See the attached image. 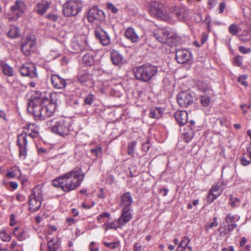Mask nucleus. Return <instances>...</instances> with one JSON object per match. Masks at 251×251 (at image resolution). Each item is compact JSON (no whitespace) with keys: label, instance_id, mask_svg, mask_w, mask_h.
Listing matches in <instances>:
<instances>
[{"label":"nucleus","instance_id":"f257e3e1","mask_svg":"<svg viewBox=\"0 0 251 251\" xmlns=\"http://www.w3.org/2000/svg\"><path fill=\"white\" fill-rule=\"evenodd\" d=\"M84 176L81 168H75L53 180L52 184L54 187L60 188L64 192L68 193L80 185Z\"/></svg>","mask_w":251,"mask_h":251},{"label":"nucleus","instance_id":"f03ea898","mask_svg":"<svg viewBox=\"0 0 251 251\" xmlns=\"http://www.w3.org/2000/svg\"><path fill=\"white\" fill-rule=\"evenodd\" d=\"M51 106V105L46 106L42 98L34 97L28 102L27 109L33 114L36 120H44L53 115Z\"/></svg>","mask_w":251,"mask_h":251},{"label":"nucleus","instance_id":"7ed1b4c3","mask_svg":"<svg viewBox=\"0 0 251 251\" xmlns=\"http://www.w3.org/2000/svg\"><path fill=\"white\" fill-rule=\"evenodd\" d=\"M135 78L144 82H149L153 79L158 73V67L151 64L137 66L133 69Z\"/></svg>","mask_w":251,"mask_h":251},{"label":"nucleus","instance_id":"20e7f679","mask_svg":"<svg viewBox=\"0 0 251 251\" xmlns=\"http://www.w3.org/2000/svg\"><path fill=\"white\" fill-rule=\"evenodd\" d=\"M46 125L53 133L61 136H65L70 133V123L65 119H50L46 122Z\"/></svg>","mask_w":251,"mask_h":251},{"label":"nucleus","instance_id":"39448f33","mask_svg":"<svg viewBox=\"0 0 251 251\" xmlns=\"http://www.w3.org/2000/svg\"><path fill=\"white\" fill-rule=\"evenodd\" d=\"M34 126L35 125L34 124L29 125L28 129L31 130L32 132L29 133L28 135L25 132H23L18 136L17 142V145L19 147V155L23 159L26 158L27 154V136L31 138H34L38 135V130L36 129Z\"/></svg>","mask_w":251,"mask_h":251},{"label":"nucleus","instance_id":"423d86ee","mask_svg":"<svg viewBox=\"0 0 251 251\" xmlns=\"http://www.w3.org/2000/svg\"><path fill=\"white\" fill-rule=\"evenodd\" d=\"M154 36L156 39L162 44H167L170 46H175L178 42V36L170 32L166 28H158L154 30Z\"/></svg>","mask_w":251,"mask_h":251},{"label":"nucleus","instance_id":"0eeeda50","mask_svg":"<svg viewBox=\"0 0 251 251\" xmlns=\"http://www.w3.org/2000/svg\"><path fill=\"white\" fill-rule=\"evenodd\" d=\"M43 200V190L41 187L35 186L32 190L28 198L29 210L32 212L38 210L41 206Z\"/></svg>","mask_w":251,"mask_h":251},{"label":"nucleus","instance_id":"6e6552de","mask_svg":"<svg viewBox=\"0 0 251 251\" xmlns=\"http://www.w3.org/2000/svg\"><path fill=\"white\" fill-rule=\"evenodd\" d=\"M82 6L80 0H68L63 4L64 15L66 17L75 16L80 12Z\"/></svg>","mask_w":251,"mask_h":251},{"label":"nucleus","instance_id":"1a4fd4ad","mask_svg":"<svg viewBox=\"0 0 251 251\" xmlns=\"http://www.w3.org/2000/svg\"><path fill=\"white\" fill-rule=\"evenodd\" d=\"M87 19L89 22L98 25L105 20V14L102 10L97 7L90 9L87 14Z\"/></svg>","mask_w":251,"mask_h":251},{"label":"nucleus","instance_id":"9d476101","mask_svg":"<svg viewBox=\"0 0 251 251\" xmlns=\"http://www.w3.org/2000/svg\"><path fill=\"white\" fill-rule=\"evenodd\" d=\"M36 48V42L34 36H27L25 42L23 44L21 50L26 56L34 52Z\"/></svg>","mask_w":251,"mask_h":251},{"label":"nucleus","instance_id":"9b49d317","mask_svg":"<svg viewBox=\"0 0 251 251\" xmlns=\"http://www.w3.org/2000/svg\"><path fill=\"white\" fill-rule=\"evenodd\" d=\"M20 71L23 76H28L32 78L38 77L36 68L33 64L25 63L23 64L20 67Z\"/></svg>","mask_w":251,"mask_h":251},{"label":"nucleus","instance_id":"f8f14e48","mask_svg":"<svg viewBox=\"0 0 251 251\" xmlns=\"http://www.w3.org/2000/svg\"><path fill=\"white\" fill-rule=\"evenodd\" d=\"M178 104L182 107H186L193 103V97L188 92H182L177 97Z\"/></svg>","mask_w":251,"mask_h":251},{"label":"nucleus","instance_id":"ddd939ff","mask_svg":"<svg viewBox=\"0 0 251 251\" xmlns=\"http://www.w3.org/2000/svg\"><path fill=\"white\" fill-rule=\"evenodd\" d=\"M95 36L99 39L103 46L108 45L111 42L110 38L108 33L100 26L96 27L95 31Z\"/></svg>","mask_w":251,"mask_h":251},{"label":"nucleus","instance_id":"4468645a","mask_svg":"<svg viewBox=\"0 0 251 251\" xmlns=\"http://www.w3.org/2000/svg\"><path fill=\"white\" fill-rule=\"evenodd\" d=\"M133 199L131 193L129 192L122 195L120 198L119 205L121 208L132 209L131 206Z\"/></svg>","mask_w":251,"mask_h":251},{"label":"nucleus","instance_id":"2eb2a0df","mask_svg":"<svg viewBox=\"0 0 251 251\" xmlns=\"http://www.w3.org/2000/svg\"><path fill=\"white\" fill-rule=\"evenodd\" d=\"M176 59L180 64L185 63L191 59V53L185 49L178 50L176 52Z\"/></svg>","mask_w":251,"mask_h":251},{"label":"nucleus","instance_id":"dca6fc26","mask_svg":"<svg viewBox=\"0 0 251 251\" xmlns=\"http://www.w3.org/2000/svg\"><path fill=\"white\" fill-rule=\"evenodd\" d=\"M149 5L150 10L152 15L164 20V14L163 11V5L162 4L156 1H152L150 3Z\"/></svg>","mask_w":251,"mask_h":251},{"label":"nucleus","instance_id":"f3484780","mask_svg":"<svg viewBox=\"0 0 251 251\" xmlns=\"http://www.w3.org/2000/svg\"><path fill=\"white\" fill-rule=\"evenodd\" d=\"M26 8V6L24 1L17 0L14 5L11 7V10L13 15L20 17L23 14Z\"/></svg>","mask_w":251,"mask_h":251},{"label":"nucleus","instance_id":"a211bd4d","mask_svg":"<svg viewBox=\"0 0 251 251\" xmlns=\"http://www.w3.org/2000/svg\"><path fill=\"white\" fill-rule=\"evenodd\" d=\"M50 2L46 0L39 1L34 7V11L39 15H43L50 8Z\"/></svg>","mask_w":251,"mask_h":251},{"label":"nucleus","instance_id":"6ab92c4d","mask_svg":"<svg viewBox=\"0 0 251 251\" xmlns=\"http://www.w3.org/2000/svg\"><path fill=\"white\" fill-rule=\"evenodd\" d=\"M174 12L178 19L181 21L186 20L189 16V10L183 5L175 6Z\"/></svg>","mask_w":251,"mask_h":251},{"label":"nucleus","instance_id":"aec40b11","mask_svg":"<svg viewBox=\"0 0 251 251\" xmlns=\"http://www.w3.org/2000/svg\"><path fill=\"white\" fill-rule=\"evenodd\" d=\"M124 35L127 40L132 43H137L141 40L140 37L136 33L135 30L131 27L126 29Z\"/></svg>","mask_w":251,"mask_h":251},{"label":"nucleus","instance_id":"412c9836","mask_svg":"<svg viewBox=\"0 0 251 251\" xmlns=\"http://www.w3.org/2000/svg\"><path fill=\"white\" fill-rule=\"evenodd\" d=\"M51 82L53 87L56 89H63L67 84L65 79L55 74L51 75Z\"/></svg>","mask_w":251,"mask_h":251},{"label":"nucleus","instance_id":"4be33fe9","mask_svg":"<svg viewBox=\"0 0 251 251\" xmlns=\"http://www.w3.org/2000/svg\"><path fill=\"white\" fill-rule=\"evenodd\" d=\"M132 209L121 208V215L118 219L124 226L132 219Z\"/></svg>","mask_w":251,"mask_h":251},{"label":"nucleus","instance_id":"5701e85b","mask_svg":"<svg viewBox=\"0 0 251 251\" xmlns=\"http://www.w3.org/2000/svg\"><path fill=\"white\" fill-rule=\"evenodd\" d=\"M176 122L180 126L184 125L188 120V113L185 110L176 111L175 114Z\"/></svg>","mask_w":251,"mask_h":251},{"label":"nucleus","instance_id":"b1692460","mask_svg":"<svg viewBox=\"0 0 251 251\" xmlns=\"http://www.w3.org/2000/svg\"><path fill=\"white\" fill-rule=\"evenodd\" d=\"M111 59L113 63L117 66L123 64L124 58L122 54L116 50H113L111 53Z\"/></svg>","mask_w":251,"mask_h":251},{"label":"nucleus","instance_id":"393cba45","mask_svg":"<svg viewBox=\"0 0 251 251\" xmlns=\"http://www.w3.org/2000/svg\"><path fill=\"white\" fill-rule=\"evenodd\" d=\"M103 226L105 229L107 230L109 229H116L124 226L120 222L119 219H115L113 222L105 223Z\"/></svg>","mask_w":251,"mask_h":251},{"label":"nucleus","instance_id":"a878e982","mask_svg":"<svg viewBox=\"0 0 251 251\" xmlns=\"http://www.w3.org/2000/svg\"><path fill=\"white\" fill-rule=\"evenodd\" d=\"M163 112V110L161 107H156L151 110L150 116L151 118L158 119L161 117Z\"/></svg>","mask_w":251,"mask_h":251},{"label":"nucleus","instance_id":"bb28decb","mask_svg":"<svg viewBox=\"0 0 251 251\" xmlns=\"http://www.w3.org/2000/svg\"><path fill=\"white\" fill-rule=\"evenodd\" d=\"M82 63L86 65L91 66L94 63V58L91 53H86L83 57Z\"/></svg>","mask_w":251,"mask_h":251},{"label":"nucleus","instance_id":"cd10ccee","mask_svg":"<svg viewBox=\"0 0 251 251\" xmlns=\"http://www.w3.org/2000/svg\"><path fill=\"white\" fill-rule=\"evenodd\" d=\"M2 72L5 75L12 76L14 75V70L8 64L3 63L1 65Z\"/></svg>","mask_w":251,"mask_h":251},{"label":"nucleus","instance_id":"c85d7f7f","mask_svg":"<svg viewBox=\"0 0 251 251\" xmlns=\"http://www.w3.org/2000/svg\"><path fill=\"white\" fill-rule=\"evenodd\" d=\"M71 50L73 53H78L81 52L83 50V47L80 45L77 42H73L71 43Z\"/></svg>","mask_w":251,"mask_h":251},{"label":"nucleus","instance_id":"c756f323","mask_svg":"<svg viewBox=\"0 0 251 251\" xmlns=\"http://www.w3.org/2000/svg\"><path fill=\"white\" fill-rule=\"evenodd\" d=\"M196 86L198 89L201 92H206L209 89L208 84L202 80H198L196 82Z\"/></svg>","mask_w":251,"mask_h":251},{"label":"nucleus","instance_id":"7c9ffc66","mask_svg":"<svg viewBox=\"0 0 251 251\" xmlns=\"http://www.w3.org/2000/svg\"><path fill=\"white\" fill-rule=\"evenodd\" d=\"M229 204L233 207H237L240 204V200L236 197H234L233 195H229Z\"/></svg>","mask_w":251,"mask_h":251},{"label":"nucleus","instance_id":"2f4dec72","mask_svg":"<svg viewBox=\"0 0 251 251\" xmlns=\"http://www.w3.org/2000/svg\"><path fill=\"white\" fill-rule=\"evenodd\" d=\"M200 102L203 106L207 107L209 106L211 103V98L208 95L201 96Z\"/></svg>","mask_w":251,"mask_h":251},{"label":"nucleus","instance_id":"473e14b6","mask_svg":"<svg viewBox=\"0 0 251 251\" xmlns=\"http://www.w3.org/2000/svg\"><path fill=\"white\" fill-rule=\"evenodd\" d=\"M240 28L236 24H232L228 27L229 32L233 36H235L239 32Z\"/></svg>","mask_w":251,"mask_h":251},{"label":"nucleus","instance_id":"72a5a7b5","mask_svg":"<svg viewBox=\"0 0 251 251\" xmlns=\"http://www.w3.org/2000/svg\"><path fill=\"white\" fill-rule=\"evenodd\" d=\"M8 36L11 38H15L17 37L19 34V29L17 27H12L9 30Z\"/></svg>","mask_w":251,"mask_h":251},{"label":"nucleus","instance_id":"f704fd0d","mask_svg":"<svg viewBox=\"0 0 251 251\" xmlns=\"http://www.w3.org/2000/svg\"><path fill=\"white\" fill-rule=\"evenodd\" d=\"M219 192H209L207 197V201L212 203L219 195Z\"/></svg>","mask_w":251,"mask_h":251},{"label":"nucleus","instance_id":"c9c22d12","mask_svg":"<svg viewBox=\"0 0 251 251\" xmlns=\"http://www.w3.org/2000/svg\"><path fill=\"white\" fill-rule=\"evenodd\" d=\"M103 244L104 246L110 249H115L117 248L120 245L119 241H115L113 242H104Z\"/></svg>","mask_w":251,"mask_h":251},{"label":"nucleus","instance_id":"e433bc0d","mask_svg":"<svg viewBox=\"0 0 251 251\" xmlns=\"http://www.w3.org/2000/svg\"><path fill=\"white\" fill-rule=\"evenodd\" d=\"M110 217V214L107 212H105L100 214L97 217V220L98 223H101L104 221V218H109Z\"/></svg>","mask_w":251,"mask_h":251},{"label":"nucleus","instance_id":"4c0bfd02","mask_svg":"<svg viewBox=\"0 0 251 251\" xmlns=\"http://www.w3.org/2000/svg\"><path fill=\"white\" fill-rule=\"evenodd\" d=\"M136 144V141H132L128 144L127 153L128 155H133Z\"/></svg>","mask_w":251,"mask_h":251},{"label":"nucleus","instance_id":"58836bf2","mask_svg":"<svg viewBox=\"0 0 251 251\" xmlns=\"http://www.w3.org/2000/svg\"><path fill=\"white\" fill-rule=\"evenodd\" d=\"M88 78V75L86 73H80L78 75V80L82 83L86 82Z\"/></svg>","mask_w":251,"mask_h":251},{"label":"nucleus","instance_id":"ea45409f","mask_svg":"<svg viewBox=\"0 0 251 251\" xmlns=\"http://www.w3.org/2000/svg\"><path fill=\"white\" fill-rule=\"evenodd\" d=\"M94 100V96L92 94H88L84 99V103L86 104L91 105Z\"/></svg>","mask_w":251,"mask_h":251},{"label":"nucleus","instance_id":"a19ab883","mask_svg":"<svg viewBox=\"0 0 251 251\" xmlns=\"http://www.w3.org/2000/svg\"><path fill=\"white\" fill-rule=\"evenodd\" d=\"M0 238L3 241H9L11 239V236L6 233L5 231H0Z\"/></svg>","mask_w":251,"mask_h":251},{"label":"nucleus","instance_id":"79ce46f5","mask_svg":"<svg viewBox=\"0 0 251 251\" xmlns=\"http://www.w3.org/2000/svg\"><path fill=\"white\" fill-rule=\"evenodd\" d=\"M247 78V75H243L238 77V81L243 85L247 87L248 86V83L246 81Z\"/></svg>","mask_w":251,"mask_h":251},{"label":"nucleus","instance_id":"37998d69","mask_svg":"<svg viewBox=\"0 0 251 251\" xmlns=\"http://www.w3.org/2000/svg\"><path fill=\"white\" fill-rule=\"evenodd\" d=\"M218 225V222L217 220V218L216 217H214L213 219V221L209 223L208 225H207L205 228L207 229L208 228H212L213 227L217 226Z\"/></svg>","mask_w":251,"mask_h":251},{"label":"nucleus","instance_id":"c03bdc74","mask_svg":"<svg viewBox=\"0 0 251 251\" xmlns=\"http://www.w3.org/2000/svg\"><path fill=\"white\" fill-rule=\"evenodd\" d=\"M17 239L19 241H23L26 238V232L24 230H22L19 234H17L16 236Z\"/></svg>","mask_w":251,"mask_h":251},{"label":"nucleus","instance_id":"a18cd8bd","mask_svg":"<svg viewBox=\"0 0 251 251\" xmlns=\"http://www.w3.org/2000/svg\"><path fill=\"white\" fill-rule=\"evenodd\" d=\"M107 8L114 14L117 13L118 11V9L111 3H107Z\"/></svg>","mask_w":251,"mask_h":251},{"label":"nucleus","instance_id":"49530a36","mask_svg":"<svg viewBox=\"0 0 251 251\" xmlns=\"http://www.w3.org/2000/svg\"><path fill=\"white\" fill-rule=\"evenodd\" d=\"M190 239H189L188 237H183L180 243H179V245H180V246H184L186 248V247L187 246V245H188V244L190 242Z\"/></svg>","mask_w":251,"mask_h":251},{"label":"nucleus","instance_id":"de8ad7c7","mask_svg":"<svg viewBox=\"0 0 251 251\" xmlns=\"http://www.w3.org/2000/svg\"><path fill=\"white\" fill-rule=\"evenodd\" d=\"M236 219V216L231 215L230 214H228L226 217L225 221L226 223H230L234 222Z\"/></svg>","mask_w":251,"mask_h":251},{"label":"nucleus","instance_id":"09e8293b","mask_svg":"<svg viewBox=\"0 0 251 251\" xmlns=\"http://www.w3.org/2000/svg\"><path fill=\"white\" fill-rule=\"evenodd\" d=\"M17 175V173L16 172V171L15 170H13V169L10 170L8 171L6 175V176L8 178H14Z\"/></svg>","mask_w":251,"mask_h":251},{"label":"nucleus","instance_id":"8fccbe9b","mask_svg":"<svg viewBox=\"0 0 251 251\" xmlns=\"http://www.w3.org/2000/svg\"><path fill=\"white\" fill-rule=\"evenodd\" d=\"M239 51L244 54H246L248 53L251 52V49L250 48H246L244 46H240L239 47Z\"/></svg>","mask_w":251,"mask_h":251},{"label":"nucleus","instance_id":"3c124183","mask_svg":"<svg viewBox=\"0 0 251 251\" xmlns=\"http://www.w3.org/2000/svg\"><path fill=\"white\" fill-rule=\"evenodd\" d=\"M249 157L250 158V160H247L245 157H243L241 159L240 162L242 165L246 166L251 163V156H249Z\"/></svg>","mask_w":251,"mask_h":251},{"label":"nucleus","instance_id":"603ef678","mask_svg":"<svg viewBox=\"0 0 251 251\" xmlns=\"http://www.w3.org/2000/svg\"><path fill=\"white\" fill-rule=\"evenodd\" d=\"M237 226V225L234 223V224H232V225H229L228 226L227 228L225 230V233H227L228 232H231L234 228H235Z\"/></svg>","mask_w":251,"mask_h":251},{"label":"nucleus","instance_id":"864d4df0","mask_svg":"<svg viewBox=\"0 0 251 251\" xmlns=\"http://www.w3.org/2000/svg\"><path fill=\"white\" fill-rule=\"evenodd\" d=\"M234 63L238 66H240L242 64V59L240 56L235 57L234 59Z\"/></svg>","mask_w":251,"mask_h":251},{"label":"nucleus","instance_id":"5fc2aeb1","mask_svg":"<svg viewBox=\"0 0 251 251\" xmlns=\"http://www.w3.org/2000/svg\"><path fill=\"white\" fill-rule=\"evenodd\" d=\"M150 148V145L149 141L142 144V150L145 152H147Z\"/></svg>","mask_w":251,"mask_h":251},{"label":"nucleus","instance_id":"6e6d98bb","mask_svg":"<svg viewBox=\"0 0 251 251\" xmlns=\"http://www.w3.org/2000/svg\"><path fill=\"white\" fill-rule=\"evenodd\" d=\"M142 249V246L138 242L134 244L133 250L134 251H141Z\"/></svg>","mask_w":251,"mask_h":251},{"label":"nucleus","instance_id":"4d7b16f0","mask_svg":"<svg viewBox=\"0 0 251 251\" xmlns=\"http://www.w3.org/2000/svg\"><path fill=\"white\" fill-rule=\"evenodd\" d=\"M46 17L52 21H56L57 20V16L53 14H49L46 16Z\"/></svg>","mask_w":251,"mask_h":251},{"label":"nucleus","instance_id":"13d9d810","mask_svg":"<svg viewBox=\"0 0 251 251\" xmlns=\"http://www.w3.org/2000/svg\"><path fill=\"white\" fill-rule=\"evenodd\" d=\"M53 243L52 240L48 242V246L49 251H56V249L53 247Z\"/></svg>","mask_w":251,"mask_h":251},{"label":"nucleus","instance_id":"bf43d9fd","mask_svg":"<svg viewBox=\"0 0 251 251\" xmlns=\"http://www.w3.org/2000/svg\"><path fill=\"white\" fill-rule=\"evenodd\" d=\"M241 107V108L243 110V112L244 113V114H246L247 111L245 109H244V108L245 107H247L248 109H250V110H251V101H250V103L249 104H243V105H241L240 106Z\"/></svg>","mask_w":251,"mask_h":251},{"label":"nucleus","instance_id":"052dcab7","mask_svg":"<svg viewBox=\"0 0 251 251\" xmlns=\"http://www.w3.org/2000/svg\"><path fill=\"white\" fill-rule=\"evenodd\" d=\"M91 151L93 153H95L96 156H98L101 153V148L99 147L96 149H92Z\"/></svg>","mask_w":251,"mask_h":251},{"label":"nucleus","instance_id":"680f3d73","mask_svg":"<svg viewBox=\"0 0 251 251\" xmlns=\"http://www.w3.org/2000/svg\"><path fill=\"white\" fill-rule=\"evenodd\" d=\"M16 199L19 201L22 202L25 200V197L23 195L21 194H17L16 195Z\"/></svg>","mask_w":251,"mask_h":251},{"label":"nucleus","instance_id":"e2e57ef3","mask_svg":"<svg viewBox=\"0 0 251 251\" xmlns=\"http://www.w3.org/2000/svg\"><path fill=\"white\" fill-rule=\"evenodd\" d=\"M95 204V201H93L92 202L91 205H87L85 202L82 203L81 205H82V206L84 208L89 209H90L91 207H92Z\"/></svg>","mask_w":251,"mask_h":251},{"label":"nucleus","instance_id":"0e129e2a","mask_svg":"<svg viewBox=\"0 0 251 251\" xmlns=\"http://www.w3.org/2000/svg\"><path fill=\"white\" fill-rule=\"evenodd\" d=\"M15 216L14 214H11L10 215V225L11 226H14L16 222L15 221Z\"/></svg>","mask_w":251,"mask_h":251},{"label":"nucleus","instance_id":"69168bd1","mask_svg":"<svg viewBox=\"0 0 251 251\" xmlns=\"http://www.w3.org/2000/svg\"><path fill=\"white\" fill-rule=\"evenodd\" d=\"M214 192H219V187L218 185L213 186L209 191L211 193Z\"/></svg>","mask_w":251,"mask_h":251},{"label":"nucleus","instance_id":"338daca9","mask_svg":"<svg viewBox=\"0 0 251 251\" xmlns=\"http://www.w3.org/2000/svg\"><path fill=\"white\" fill-rule=\"evenodd\" d=\"M66 222L69 225H72L75 223V220L74 218H68L66 219Z\"/></svg>","mask_w":251,"mask_h":251},{"label":"nucleus","instance_id":"774afa93","mask_svg":"<svg viewBox=\"0 0 251 251\" xmlns=\"http://www.w3.org/2000/svg\"><path fill=\"white\" fill-rule=\"evenodd\" d=\"M226 7V4L225 2H221L219 5V13H222Z\"/></svg>","mask_w":251,"mask_h":251}]
</instances>
